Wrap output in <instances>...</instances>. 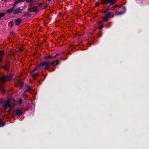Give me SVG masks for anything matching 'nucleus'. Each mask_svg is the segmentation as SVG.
<instances>
[{
    "label": "nucleus",
    "mask_w": 149,
    "mask_h": 149,
    "mask_svg": "<svg viewBox=\"0 0 149 149\" xmlns=\"http://www.w3.org/2000/svg\"><path fill=\"white\" fill-rule=\"evenodd\" d=\"M59 54H57L54 56L52 57L50 56H48L45 57L46 61L42 62L40 63L39 66H37L35 69L31 73V75L33 77H35L38 76V73L35 72V71L38 70L39 69H48L51 65H58L59 62L58 60H54L56 58V57L59 55Z\"/></svg>",
    "instance_id": "obj_1"
},
{
    "label": "nucleus",
    "mask_w": 149,
    "mask_h": 149,
    "mask_svg": "<svg viewBox=\"0 0 149 149\" xmlns=\"http://www.w3.org/2000/svg\"><path fill=\"white\" fill-rule=\"evenodd\" d=\"M116 0H102L101 2L102 4H106L109 3L110 4L108 9L102 11L103 13L105 14L104 16L102 17L105 21H107L108 20L109 18V15L111 13L110 11V8L113 6V5L116 3Z\"/></svg>",
    "instance_id": "obj_2"
},
{
    "label": "nucleus",
    "mask_w": 149,
    "mask_h": 149,
    "mask_svg": "<svg viewBox=\"0 0 149 149\" xmlns=\"http://www.w3.org/2000/svg\"><path fill=\"white\" fill-rule=\"evenodd\" d=\"M3 105L5 109H8V112L10 111L15 106L13 102H11L9 100H6L3 101Z\"/></svg>",
    "instance_id": "obj_3"
},
{
    "label": "nucleus",
    "mask_w": 149,
    "mask_h": 149,
    "mask_svg": "<svg viewBox=\"0 0 149 149\" xmlns=\"http://www.w3.org/2000/svg\"><path fill=\"white\" fill-rule=\"evenodd\" d=\"M19 105L21 107L20 109H17L15 113L16 115L18 116H19L21 115L22 114V111L23 110V108H22V107L23 106V104L22 102V100L21 99H20L19 100Z\"/></svg>",
    "instance_id": "obj_4"
},
{
    "label": "nucleus",
    "mask_w": 149,
    "mask_h": 149,
    "mask_svg": "<svg viewBox=\"0 0 149 149\" xmlns=\"http://www.w3.org/2000/svg\"><path fill=\"white\" fill-rule=\"evenodd\" d=\"M12 79L11 76H3L0 79V80L1 83H3L6 81H10Z\"/></svg>",
    "instance_id": "obj_5"
},
{
    "label": "nucleus",
    "mask_w": 149,
    "mask_h": 149,
    "mask_svg": "<svg viewBox=\"0 0 149 149\" xmlns=\"http://www.w3.org/2000/svg\"><path fill=\"white\" fill-rule=\"evenodd\" d=\"M21 11L22 10L20 9V8H19L15 10L14 9L13 13L15 14H17L20 13Z\"/></svg>",
    "instance_id": "obj_6"
},
{
    "label": "nucleus",
    "mask_w": 149,
    "mask_h": 149,
    "mask_svg": "<svg viewBox=\"0 0 149 149\" xmlns=\"http://www.w3.org/2000/svg\"><path fill=\"white\" fill-rule=\"evenodd\" d=\"M29 10H31V11H33L37 12L38 11V9L36 7H34L29 9Z\"/></svg>",
    "instance_id": "obj_7"
},
{
    "label": "nucleus",
    "mask_w": 149,
    "mask_h": 149,
    "mask_svg": "<svg viewBox=\"0 0 149 149\" xmlns=\"http://www.w3.org/2000/svg\"><path fill=\"white\" fill-rule=\"evenodd\" d=\"M5 124V122H3L2 121V118H0V126L2 127Z\"/></svg>",
    "instance_id": "obj_8"
},
{
    "label": "nucleus",
    "mask_w": 149,
    "mask_h": 149,
    "mask_svg": "<svg viewBox=\"0 0 149 149\" xmlns=\"http://www.w3.org/2000/svg\"><path fill=\"white\" fill-rule=\"evenodd\" d=\"M4 54V52L2 51H0V61H1L2 60V56Z\"/></svg>",
    "instance_id": "obj_9"
},
{
    "label": "nucleus",
    "mask_w": 149,
    "mask_h": 149,
    "mask_svg": "<svg viewBox=\"0 0 149 149\" xmlns=\"http://www.w3.org/2000/svg\"><path fill=\"white\" fill-rule=\"evenodd\" d=\"M21 20L20 19H17L15 21V24L18 25H19L21 22Z\"/></svg>",
    "instance_id": "obj_10"
},
{
    "label": "nucleus",
    "mask_w": 149,
    "mask_h": 149,
    "mask_svg": "<svg viewBox=\"0 0 149 149\" xmlns=\"http://www.w3.org/2000/svg\"><path fill=\"white\" fill-rule=\"evenodd\" d=\"M14 10V8L10 9L6 11V13H9L13 12Z\"/></svg>",
    "instance_id": "obj_11"
},
{
    "label": "nucleus",
    "mask_w": 149,
    "mask_h": 149,
    "mask_svg": "<svg viewBox=\"0 0 149 149\" xmlns=\"http://www.w3.org/2000/svg\"><path fill=\"white\" fill-rule=\"evenodd\" d=\"M26 2H29L30 3V4L33 3V2H35L34 0H26Z\"/></svg>",
    "instance_id": "obj_12"
},
{
    "label": "nucleus",
    "mask_w": 149,
    "mask_h": 149,
    "mask_svg": "<svg viewBox=\"0 0 149 149\" xmlns=\"http://www.w3.org/2000/svg\"><path fill=\"white\" fill-rule=\"evenodd\" d=\"M25 0H17V1H16L15 3V5L17 4L18 3L24 2Z\"/></svg>",
    "instance_id": "obj_13"
},
{
    "label": "nucleus",
    "mask_w": 149,
    "mask_h": 149,
    "mask_svg": "<svg viewBox=\"0 0 149 149\" xmlns=\"http://www.w3.org/2000/svg\"><path fill=\"white\" fill-rule=\"evenodd\" d=\"M0 89H1L3 92H5L6 91L4 88L1 86H0Z\"/></svg>",
    "instance_id": "obj_14"
},
{
    "label": "nucleus",
    "mask_w": 149,
    "mask_h": 149,
    "mask_svg": "<svg viewBox=\"0 0 149 149\" xmlns=\"http://www.w3.org/2000/svg\"><path fill=\"white\" fill-rule=\"evenodd\" d=\"M103 27V24H101L100 25V26H98L97 27V28L99 29H102Z\"/></svg>",
    "instance_id": "obj_15"
},
{
    "label": "nucleus",
    "mask_w": 149,
    "mask_h": 149,
    "mask_svg": "<svg viewBox=\"0 0 149 149\" xmlns=\"http://www.w3.org/2000/svg\"><path fill=\"white\" fill-rule=\"evenodd\" d=\"M5 15V13H0V17H2Z\"/></svg>",
    "instance_id": "obj_16"
},
{
    "label": "nucleus",
    "mask_w": 149,
    "mask_h": 149,
    "mask_svg": "<svg viewBox=\"0 0 149 149\" xmlns=\"http://www.w3.org/2000/svg\"><path fill=\"white\" fill-rule=\"evenodd\" d=\"M24 85V83L23 82H21L20 84V86L21 87H22Z\"/></svg>",
    "instance_id": "obj_17"
},
{
    "label": "nucleus",
    "mask_w": 149,
    "mask_h": 149,
    "mask_svg": "<svg viewBox=\"0 0 149 149\" xmlns=\"http://www.w3.org/2000/svg\"><path fill=\"white\" fill-rule=\"evenodd\" d=\"M117 15H120L122 14V13L121 12H119L118 13H117Z\"/></svg>",
    "instance_id": "obj_18"
},
{
    "label": "nucleus",
    "mask_w": 149,
    "mask_h": 149,
    "mask_svg": "<svg viewBox=\"0 0 149 149\" xmlns=\"http://www.w3.org/2000/svg\"><path fill=\"white\" fill-rule=\"evenodd\" d=\"M96 4L97 6H98L99 5V3L98 2L96 3Z\"/></svg>",
    "instance_id": "obj_19"
},
{
    "label": "nucleus",
    "mask_w": 149,
    "mask_h": 149,
    "mask_svg": "<svg viewBox=\"0 0 149 149\" xmlns=\"http://www.w3.org/2000/svg\"><path fill=\"white\" fill-rule=\"evenodd\" d=\"M47 1H48L49 2L51 1V0H47Z\"/></svg>",
    "instance_id": "obj_20"
},
{
    "label": "nucleus",
    "mask_w": 149,
    "mask_h": 149,
    "mask_svg": "<svg viewBox=\"0 0 149 149\" xmlns=\"http://www.w3.org/2000/svg\"><path fill=\"white\" fill-rule=\"evenodd\" d=\"M5 69L6 70H8V68H5Z\"/></svg>",
    "instance_id": "obj_21"
}]
</instances>
